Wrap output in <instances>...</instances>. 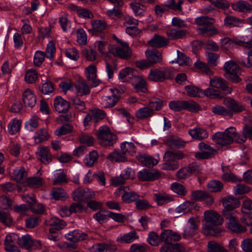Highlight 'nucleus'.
<instances>
[{"label":"nucleus","instance_id":"8fccbe9b","mask_svg":"<svg viewBox=\"0 0 252 252\" xmlns=\"http://www.w3.org/2000/svg\"><path fill=\"white\" fill-rule=\"evenodd\" d=\"M21 122L17 119H13L9 123L7 126V130L9 133L13 135L18 132L21 127Z\"/></svg>","mask_w":252,"mask_h":252},{"label":"nucleus","instance_id":"79ce46f5","mask_svg":"<svg viewBox=\"0 0 252 252\" xmlns=\"http://www.w3.org/2000/svg\"><path fill=\"white\" fill-rule=\"evenodd\" d=\"M27 173L24 167L19 166L16 168L13 171V177L18 182H22L26 177Z\"/></svg>","mask_w":252,"mask_h":252},{"label":"nucleus","instance_id":"473e14b6","mask_svg":"<svg viewBox=\"0 0 252 252\" xmlns=\"http://www.w3.org/2000/svg\"><path fill=\"white\" fill-rule=\"evenodd\" d=\"M177 58L174 63H178L180 66L189 65L191 64L190 59L185 54L179 50H177Z\"/></svg>","mask_w":252,"mask_h":252},{"label":"nucleus","instance_id":"2f4dec72","mask_svg":"<svg viewBox=\"0 0 252 252\" xmlns=\"http://www.w3.org/2000/svg\"><path fill=\"white\" fill-rule=\"evenodd\" d=\"M119 100V97L115 94L104 96L101 98V104L105 108H111L116 104Z\"/></svg>","mask_w":252,"mask_h":252},{"label":"nucleus","instance_id":"c9c22d12","mask_svg":"<svg viewBox=\"0 0 252 252\" xmlns=\"http://www.w3.org/2000/svg\"><path fill=\"white\" fill-rule=\"evenodd\" d=\"M33 138L35 143L39 144L47 141L49 138V134L46 129L41 128L35 132Z\"/></svg>","mask_w":252,"mask_h":252},{"label":"nucleus","instance_id":"4c0bfd02","mask_svg":"<svg viewBox=\"0 0 252 252\" xmlns=\"http://www.w3.org/2000/svg\"><path fill=\"white\" fill-rule=\"evenodd\" d=\"M0 222L7 227L14 225L12 218L8 212H5L0 208Z\"/></svg>","mask_w":252,"mask_h":252},{"label":"nucleus","instance_id":"e433bc0d","mask_svg":"<svg viewBox=\"0 0 252 252\" xmlns=\"http://www.w3.org/2000/svg\"><path fill=\"white\" fill-rule=\"evenodd\" d=\"M121 151L126 156H133L136 153V147L132 142H124L121 145Z\"/></svg>","mask_w":252,"mask_h":252},{"label":"nucleus","instance_id":"ddd939ff","mask_svg":"<svg viewBox=\"0 0 252 252\" xmlns=\"http://www.w3.org/2000/svg\"><path fill=\"white\" fill-rule=\"evenodd\" d=\"M222 201L224 207L223 216H225L226 214H231L230 211L238 207L240 205L239 201L235 197L231 196L223 198Z\"/></svg>","mask_w":252,"mask_h":252},{"label":"nucleus","instance_id":"13d9d810","mask_svg":"<svg viewBox=\"0 0 252 252\" xmlns=\"http://www.w3.org/2000/svg\"><path fill=\"white\" fill-rule=\"evenodd\" d=\"M19 239V236L15 233H10L8 234L5 239L4 243V247H7L8 248L11 245H15L16 243L18 244Z\"/></svg>","mask_w":252,"mask_h":252},{"label":"nucleus","instance_id":"09e8293b","mask_svg":"<svg viewBox=\"0 0 252 252\" xmlns=\"http://www.w3.org/2000/svg\"><path fill=\"white\" fill-rule=\"evenodd\" d=\"M208 252H228L220 244L213 241H209L207 245Z\"/></svg>","mask_w":252,"mask_h":252},{"label":"nucleus","instance_id":"5701e85b","mask_svg":"<svg viewBox=\"0 0 252 252\" xmlns=\"http://www.w3.org/2000/svg\"><path fill=\"white\" fill-rule=\"evenodd\" d=\"M210 84L213 87L221 89L227 92V94L231 93V89L229 88L225 81L221 78L219 77H215L213 78H210Z\"/></svg>","mask_w":252,"mask_h":252},{"label":"nucleus","instance_id":"de8ad7c7","mask_svg":"<svg viewBox=\"0 0 252 252\" xmlns=\"http://www.w3.org/2000/svg\"><path fill=\"white\" fill-rule=\"evenodd\" d=\"M185 90L190 97H201L203 95V91L197 87L188 85L185 87Z\"/></svg>","mask_w":252,"mask_h":252},{"label":"nucleus","instance_id":"0e129e2a","mask_svg":"<svg viewBox=\"0 0 252 252\" xmlns=\"http://www.w3.org/2000/svg\"><path fill=\"white\" fill-rule=\"evenodd\" d=\"M37 79V73L33 69H28L25 74V81L29 84L34 83Z\"/></svg>","mask_w":252,"mask_h":252},{"label":"nucleus","instance_id":"cd10ccee","mask_svg":"<svg viewBox=\"0 0 252 252\" xmlns=\"http://www.w3.org/2000/svg\"><path fill=\"white\" fill-rule=\"evenodd\" d=\"M23 100L26 107L33 108L36 103V99L32 92L27 90L23 93Z\"/></svg>","mask_w":252,"mask_h":252},{"label":"nucleus","instance_id":"7c9ffc66","mask_svg":"<svg viewBox=\"0 0 252 252\" xmlns=\"http://www.w3.org/2000/svg\"><path fill=\"white\" fill-rule=\"evenodd\" d=\"M137 158L140 162L149 168L153 167L158 163V160L145 154L139 155Z\"/></svg>","mask_w":252,"mask_h":252},{"label":"nucleus","instance_id":"39448f33","mask_svg":"<svg viewBox=\"0 0 252 252\" xmlns=\"http://www.w3.org/2000/svg\"><path fill=\"white\" fill-rule=\"evenodd\" d=\"M96 135L98 142L103 146H111L117 141V136L106 126L100 127Z\"/></svg>","mask_w":252,"mask_h":252},{"label":"nucleus","instance_id":"a878e982","mask_svg":"<svg viewBox=\"0 0 252 252\" xmlns=\"http://www.w3.org/2000/svg\"><path fill=\"white\" fill-rule=\"evenodd\" d=\"M145 54L151 64L160 63L162 61L161 54L156 49L147 50L145 52Z\"/></svg>","mask_w":252,"mask_h":252},{"label":"nucleus","instance_id":"9d476101","mask_svg":"<svg viewBox=\"0 0 252 252\" xmlns=\"http://www.w3.org/2000/svg\"><path fill=\"white\" fill-rule=\"evenodd\" d=\"M199 220L197 218L190 217L184 231V237L189 238L194 236L198 228Z\"/></svg>","mask_w":252,"mask_h":252},{"label":"nucleus","instance_id":"412c9836","mask_svg":"<svg viewBox=\"0 0 252 252\" xmlns=\"http://www.w3.org/2000/svg\"><path fill=\"white\" fill-rule=\"evenodd\" d=\"M199 207L193 201H187L180 205L176 208V211L179 214H185L192 210H199Z\"/></svg>","mask_w":252,"mask_h":252},{"label":"nucleus","instance_id":"7ed1b4c3","mask_svg":"<svg viewBox=\"0 0 252 252\" xmlns=\"http://www.w3.org/2000/svg\"><path fill=\"white\" fill-rule=\"evenodd\" d=\"M238 136L235 127L230 126L224 131L216 133L213 137L214 142L218 144L225 146L236 141Z\"/></svg>","mask_w":252,"mask_h":252},{"label":"nucleus","instance_id":"864d4df0","mask_svg":"<svg viewBox=\"0 0 252 252\" xmlns=\"http://www.w3.org/2000/svg\"><path fill=\"white\" fill-rule=\"evenodd\" d=\"M98 155L95 151H93L89 153V155L84 159L86 165L91 167L97 161Z\"/></svg>","mask_w":252,"mask_h":252},{"label":"nucleus","instance_id":"c03bdc74","mask_svg":"<svg viewBox=\"0 0 252 252\" xmlns=\"http://www.w3.org/2000/svg\"><path fill=\"white\" fill-rule=\"evenodd\" d=\"M65 238L70 241L77 242L83 240L85 236L78 230H75L66 234Z\"/></svg>","mask_w":252,"mask_h":252},{"label":"nucleus","instance_id":"4d7b16f0","mask_svg":"<svg viewBox=\"0 0 252 252\" xmlns=\"http://www.w3.org/2000/svg\"><path fill=\"white\" fill-rule=\"evenodd\" d=\"M161 243H173V232L170 229H164L160 234Z\"/></svg>","mask_w":252,"mask_h":252},{"label":"nucleus","instance_id":"6e6552de","mask_svg":"<svg viewBox=\"0 0 252 252\" xmlns=\"http://www.w3.org/2000/svg\"><path fill=\"white\" fill-rule=\"evenodd\" d=\"M172 75V70L170 68H166L164 71L155 69L151 70L148 77L152 81L162 82L166 79L171 78Z\"/></svg>","mask_w":252,"mask_h":252},{"label":"nucleus","instance_id":"f8f14e48","mask_svg":"<svg viewBox=\"0 0 252 252\" xmlns=\"http://www.w3.org/2000/svg\"><path fill=\"white\" fill-rule=\"evenodd\" d=\"M224 217L227 220V227L231 231L236 233L246 231V227L239 223L236 218L231 214H226Z\"/></svg>","mask_w":252,"mask_h":252},{"label":"nucleus","instance_id":"2eb2a0df","mask_svg":"<svg viewBox=\"0 0 252 252\" xmlns=\"http://www.w3.org/2000/svg\"><path fill=\"white\" fill-rule=\"evenodd\" d=\"M45 224L51 227L49 229L50 233H54L55 231L62 229L66 225L65 221L56 217H51L46 220Z\"/></svg>","mask_w":252,"mask_h":252},{"label":"nucleus","instance_id":"f03ea898","mask_svg":"<svg viewBox=\"0 0 252 252\" xmlns=\"http://www.w3.org/2000/svg\"><path fill=\"white\" fill-rule=\"evenodd\" d=\"M198 25V33L204 36H211L218 33L217 30L212 27L215 20L207 16L197 17L195 20Z\"/></svg>","mask_w":252,"mask_h":252},{"label":"nucleus","instance_id":"e2e57ef3","mask_svg":"<svg viewBox=\"0 0 252 252\" xmlns=\"http://www.w3.org/2000/svg\"><path fill=\"white\" fill-rule=\"evenodd\" d=\"M194 65L201 72L208 75H212L213 74V71L210 69L208 65L199 60L197 61Z\"/></svg>","mask_w":252,"mask_h":252},{"label":"nucleus","instance_id":"774afa93","mask_svg":"<svg viewBox=\"0 0 252 252\" xmlns=\"http://www.w3.org/2000/svg\"><path fill=\"white\" fill-rule=\"evenodd\" d=\"M39 119L35 116L32 117L29 121L25 123L26 128L32 131L35 129L38 126Z\"/></svg>","mask_w":252,"mask_h":252},{"label":"nucleus","instance_id":"052dcab7","mask_svg":"<svg viewBox=\"0 0 252 252\" xmlns=\"http://www.w3.org/2000/svg\"><path fill=\"white\" fill-rule=\"evenodd\" d=\"M67 182L66 175L63 171H60L54 175V185H62Z\"/></svg>","mask_w":252,"mask_h":252},{"label":"nucleus","instance_id":"f704fd0d","mask_svg":"<svg viewBox=\"0 0 252 252\" xmlns=\"http://www.w3.org/2000/svg\"><path fill=\"white\" fill-rule=\"evenodd\" d=\"M190 135L194 139L201 140L208 136L206 131L201 128H194L189 131Z\"/></svg>","mask_w":252,"mask_h":252},{"label":"nucleus","instance_id":"49530a36","mask_svg":"<svg viewBox=\"0 0 252 252\" xmlns=\"http://www.w3.org/2000/svg\"><path fill=\"white\" fill-rule=\"evenodd\" d=\"M92 31L93 34L97 32H101L105 30L106 27V23L100 20L93 21L92 22Z\"/></svg>","mask_w":252,"mask_h":252},{"label":"nucleus","instance_id":"c85d7f7f","mask_svg":"<svg viewBox=\"0 0 252 252\" xmlns=\"http://www.w3.org/2000/svg\"><path fill=\"white\" fill-rule=\"evenodd\" d=\"M158 177V174L157 173L151 172L147 169H144L138 173V179L141 181H154Z\"/></svg>","mask_w":252,"mask_h":252},{"label":"nucleus","instance_id":"c756f323","mask_svg":"<svg viewBox=\"0 0 252 252\" xmlns=\"http://www.w3.org/2000/svg\"><path fill=\"white\" fill-rule=\"evenodd\" d=\"M233 10L239 12H247L252 10V5L245 0H239L232 4Z\"/></svg>","mask_w":252,"mask_h":252},{"label":"nucleus","instance_id":"6e6d98bb","mask_svg":"<svg viewBox=\"0 0 252 252\" xmlns=\"http://www.w3.org/2000/svg\"><path fill=\"white\" fill-rule=\"evenodd\" d=\"M224 22V24L229 27H239L243 24L241 20L233 16H226Z\"/></svg>","mask_w":252,"mask_h":252},{"label":"nucleus","instance_id":"4be33fe9","mask_svg":"<svg viewBox=\"0 0 252 252\" xmlns=\"http://www.w3.org/2000/svg\"><path fill=\"white\" fill-rule=\"evenodd\" d=\"M168 43V39L157 34H155L152 39L148 42L150 46L158 48L166 46Z\"/></svg>","mask_w":252,"mask_h":252},{"label":"nucleus","instance_id":"4468645a","mask_svg":"<svg viewBox=\"0 0 252 252\" xmlns=\"http://www.w3.org/2000/svg\"><path fill=\"white\" fill-rule=\"evenodd\" d=\"M198 147L200 152H198V153L195 154V157L197 159H201L208 158L217 153L216 150L204 142L200 143Z\"/></svg>","mask_w":252,"mask_h":252},{"label":"nucleus","instance_id":"58836bf2","mask_svg":"<svg viewBox=\"0 0 252 252\" xmlns=\"http://www.w3.org/2000/svg\"><path fill=\"white\" fill-rule=\"evenodd\" d=\"M109 160L115 162H124L127 160V156L121 152L114 151L108 155Z\"/></svg>","mask_w":252,"mask_h":252},{"label":"nucleus","instance_id":"f257e3e1","mask_svg":"<svg viewBox=\"0 0 252 252\" xmlns=\"http://www.w3.org/2000/svg\"><path fill=\"white\" fill-rule=\"evenodd\" d=\"M236 45L243 46L245 47L252 48V28L248 29L243 35L241 39L234 41ZM238 63L244 66L250 67L252 65V49L248 52L246 59H241Z\"/></svg>","mask_w":252,"mask_h":252},{"label":"nucleus","instance_id":"393cba45","mask_svg":"<svg viewBox=\"0 0 252 252\" xmlns=\"http://www.w3.org/2000/svg\"><path fill=\"white\" fill-rule=\"evenodd\" d=\"M223 104L235 113L241 112L245 110L243 105L230 97L225 98L223 100Z\"/></svg>","mask_w":252,"mask_h":252},{"label":"nucleus","instance_id":"37998d69","mask_svg":"<svg viewBox=\"0 0 252 252\" xmlns=\"http://www.w3.org/2000/svg\"><path fill=\"white\" fill-rule=\"evenodd\" d=\"M130 6L136 16H142L144 15L146 9L144 5L135 1L130 3Z\"/></svg>","mask_w":252,"mask_h":252},{"label":"nucleus","instance_id":"9b49d317","mask_svg":"<svg viewBox=\"0 0 252 252\" xmlns=\"http://www.w3.org/2000/svg\"><path fill=\"white\" fill-rule=\"evenodd\" d=\"M94 197V193L88 189H77L73 192V199L78 202H88Z\"/></svg>","mask_w":252,"mask_h":252},{"label":"nucleus","instance_id":"1a4fd4ad","mask_svg":"<svg viewBox=\"0 0 252 252\" xmlns=\"http://www.w3.org/2000/svg\"><path fill=\"white\" fill-rule=\"evenodd\" d=\"M204 220L207 224L220 225L223 223V220L216 211L212 210L205 211L204 213Z\"/></svg>","mask_w":252,"mask_h":252},{"label":"nucleus","instance_id":"a18cd8bd","mask_svg":"<svg viewBox=\"0 0 252 252\" xmlns=\"http://www.w3.org/2000/svg\"><path fill=\"white\" fill-rule=\"evenodd\" d=\"M153 199L159 205H163L172 201V198L168 194L159 192L154 194Z\"/></svg>","mask_w":252,"mask_h":252},{"label":"nucleus","instance_id":"b1692460","mask_svg":"<svg viewBox=\"0 0 252 252\" xmlns=\"http://www.w3.org/2000/svg\"><path fill=\"white\" fill-rule=\"evenodd\" d=\"M170 9H173V0H169L164 4L156 5L154 11L158 17H161L163 14Z\"/></svg>","mask_w":252,"mask_h":252},{"label":"nucleus","instance_id":"f3484780","mask_svg":"<svg viewBox=\"0 0 252 252\" xmlns=\"http://www.w3.org/2000/svg\"><path fill=\"white\" fill-rule=\"evenodd\" d=\"M202 231L203 234L206 236L219 237L224 233V229L219 225L204 224Z\"/></svg>","mask_w":252,"mask_h":252},{"label":"nucleus","instance_id":"72a5a7b5","mask_svg":"<svg viewBox=\"0 0 252 252\" xmlns=\"http://www.w3.org/2000/svg\"><path fill=\"white\" fill-rule=\"evenodd\" d=\"M243 135L238 136L236 142H244L247 138L252 140V125H245L243 128Z\"/></svg>","mask_w":252,"mask_h":252},{"label":"nucleus","instance_id":"aec40b11","mask_svg":"<svg viewBox=\"0 0 252 252\" xmlns=\"http://www.w3.org/2000/svg\"><path fill=\"white\" fill-rule=\"evenodd\" d=\"M55 110L59 113L67 112L70 108V104L61 96H57L54 101Z\"/></svg>","mask_w":252,"mask_h":252},{"label":"nucleus","instance_id":"bf43d9fd","mask_svg":"<svg viewBox=\"0 0 252 252\" xmlns=\"http://www.w3.org/2000/svg\"><path fill=\"white\" fill-rule=\"evenodd\" d=\"M163 105V101L158 98H152L150 100L149 104L153 112L154 111L160 110Z\"/></svg>","mask_w":252,"mask_h":252},{"label":"nucleus","instance_id":"3c124183","mask_svg":"<svg viewBox=\"0 0 252 252\" xmlns=\"http://www.w3.org/2000/svg\"><path fill=\"white\" fill-rule=\"evenodd\" d=\"M133 69L131 67H126L119 72V78L124 82L127 81V79H131V81H132L133 77L135 76L133 74Z\"/></svg>","mask_w":252,"mask_h":252},{"label":"nucleus","instance_id":"bb28decb","mask_svg":"<svg viewBox=\"0 0 252 252\" xmlns=\"http://www.w3.org/2000/svg\"><path fill=\"white\" fill-rule=\"evenodd\" d=\"M89 86L84 81H78L75 85V89L77 96L88 95L90 93Z\"/></svg>","mask_w":252,"mask_h":252},{"label":"nucleus","instance_id":"603ef678","mask_svg":"<svg viewBox=\"0 0 252 252\" xmlns=\"http://www.w3.org/2000/svg\"><path fill=\"white\" fill-rule=\"evenodd\" d=\"M154 114L150 106L141 108L136 112L137 118L141 119H146L151 117Z\"/></svg>","mask_w":252,"mask_h":252},{"label":"nucleus","instance_id":"0eeeda50","mask_svg":"<svg viewBox=\"0 0 252 252\" xmlns=\"http://www.w3.org/2000/svg\"><path fill=\"white\" fill-rule=\"evenodd\" d=\"M223 68L226 73V77L234 83H238L241 81L238 76L239 67L233 61H229L226 62Z\"/></svg>","mask_w":252,"mask_h":252},{"label":"nucleus","instance_id":"6ab92c4d","mask_svg":"<svg viewBox=\"0 0 252 252\" xmlns=\"http://www.w3.org/2000/svg\"><path fill=\"white\" fill-rule=\"evenodd\" d=\"M37 158L44 164H48L52 161V156L48 147L40 146L36 153Z\"/></svg>","mask_w":252,"mask_h":252},{"label":"nucleus","instance_id":"20e7f679","mask_svg":"<svg viewBox=\"0 0 252 252\" xmlns=\"http://www.w3.org/2000/svg\"><path fill=\"white\" fill-rule=\"evenodd\" d=\"M117 42L121 46L109 45L108 47V52L114 56L124 60L129 59L132 55V51L126 42H124L116 38Z\"/></svg>","mask_w":252,"mask_h":252},{"label":"nucleus","instance_id":"a19ab883","mask_svg":"<svg viewBox=\"0 0 252 252\" xmlns=\"http://www.w3.org/2000/svg\"><path fill=\"white\" fill-rule=\"evenodd\" d=\"M33 240L31 236L28 234L24 235L19 238L18 240V245L22 248L29 250L32 247Z\"/></svg>","mask_w":252,"mask_h":252},{"label":"nucleus","instance_id":"5fc2aeb1","mask_svg":"<svg viewBox=\"0 0 252 252\" xmlns=\"http://www.w3.org/2000/svg\"><path fill=\"white\" fill-rule=\"evenodd\" d=\"M128 190L126 189V191L122 195V198L123 201L127 203L136 201L139 199V195L133 191L128 192Z\"/></svg>","mask_w":252,"mask_h":252},{"label":"nucleus","instance_id":"a211bd4d","mask_svg":"<svg viewBox=\"0 0 252 252\" xmlns=\"http://www.w3.org/2000/svg\"><path fill=\"white\" fill-rule=\"evenodd\" d=\"M132 84L137 93H146L148 92L147 83L141 76H134L132 78Z\"/></svg>","mask_w":252,"mask_h":252},{"label":"nucleus","instance_id":"69168bd1","mask_svg":"<svg viewBox=\"0 0 252 252\" xmlns=\"http://www.w3.org/2000/svg\"><path fill=\"white\" fill-rule=\"evenodd\" d=\"M91 112L93 117V122L94 123H97L103 120L106 116L105 112L99 109L92 110Z\"/></svg>","mask_w":252,"mask_h":252},{"label":"nucleus","instance_id":"680f3d73","mask_svg":"<svg viewBox=\"0 0 252 252\" xmlns=\"http://www.w3.org/2000/svg\"><path fill=\"white\" fill-rule=\"evenodd\" d=\"M160 239V235L159 236L157 233L152 231L149 234L147 241L149 244L153 246H158L161 243Z\"/></svg>","mask_w":252,"mask_h":252},{"label":"nucleus","instance_id":"338daca9","mask_svg":"<svg viewBox=\"0 0 252 252\" xmlns=\"http://www.w3.org/2000/svg\"><path fill=\"white\" fill-rule=\"evenodd\" d=\"M207 187L209 190L211 192H218L221 190L223 185L219 181L213 180L208 183Z\"/></svg>","mask_w":252,"mask_h":252},{"label":"nucleus","instance_id":"dca6fc26","mask_svg":"<svg viewBox=\"0 0 252 252\" xmlns=\"http://www.w3.org/2000/svg\"><path fill=\"white\" fill-rule=\"evenodd\" d=\"M86 77L89 86L91 88L95 87L100 84V81L96 79V67L94 64H91L86 68Z\"/></svg>","mask_w":252,"mask_h":252},{"label":"nucleus","instance_id":"ea45409f","mask_svg":"<svg viewBox=\"0 0 252 252\" xmlns=\"http://www.w3.org/2000/svg\"><path fill=\"white\" fill-rule=\"evenodd\" d=\"M52 198L56 200H63L68 197L67 193L62 188H55L51 192Z\"/></svg>","mask_w":252,"mask_h":252},{"label":"nucleus","instance_id":"423d86ee","mask_svg":"<svg viewBox=\"0 0 252 252\" xmlns=\"http://www.w3.org/2000/svg\"><path fill=\"white\" fill-rule=\"evenodd\" d=\"M164 144L169 149L164 154L163 159L165 162L163 168L166 170L173 169V150L172 146L173 145V138L172 136L168 137L165 141Z\"/></svg>","mask_w":252,"mask_h":252}]
</instances>
